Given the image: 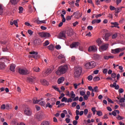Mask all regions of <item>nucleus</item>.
<instances>
[{"mask_svg":"<svg viewBox=\"0 0 125 125\" xmlns=\"http://www.w3.org/2000/svg\"><path fill=\"white\" fill-rule=\"evenodd\" d=\"M68 70V66L67 65H62L59 69L56 72V74L58 76H60L62 74H65Z\"/></svg>","mask_w":125,"mask_h":125,"instance_id":"1","label":"nucleus"},{"mask_svg":"<svg viewBox=\"0 0 125 125\" xmlns=\"http://www.w3.org/2000/svg\"><path fill=\"white\" fill-rule=\"evenodd\" d=\"M82 71H83V69L81 66L76 67L75 68V71L74 73L75 77L76 78H79V77L81 76Z\"/></svg>","mask_w":125,"mask_h":125,"instance_id":"2","label":"nucleus"},{"mask_svg":"<svg viewBox=\"0 0 125 125\" xmlns=\"http://www.w3.org/2000/svg\"><path fill=\"white\" fill-rule=\"evenodd\" d=\"M18 71L20 75H27V74L30 73V72H29V70H27V69H23L21 68H19Z\"/></svg>","mask_w":125,"mask_h":125,"instance_id":"3","label":"nucleus"},{"mask_svg":"<svg viewBox=\"0 0 125 125\" xmlns=\"http://www.w3.org/2000/svg\"><path fill=\"white\" fill-rule=\"evenodd\" d=\"M46 115L42 112H39L37 116V119L40 121H42L43 119H45Z\"/></svg>","mask_w":125,"mask_h":125,"instance_id":"4","label":"nucleus"},{"mask_svg":"<svg viewBox=\"0 0 125 125\" xmlns=\"http://www.w3.org/2000/svg\"><path fill=\"white\" fill-rule=\"evenodd\" d=\"M24 113L26 115V116H32V111H31V109L30 108V107L28 106L25 107Z\"/></svg>","mask_w":125,"mask_h":125,"instance_id":"5","label":"nucleus"},{"mask_svg":"<svg viewBox=\"0 0 125 125\" xmlns=\"http://www.w3.org/2000/svg\"><path fill=\"white\" fill-rule=\"evenodd\" d=\"M39 35L42 38H49L50 34L47 32H40Z\"/></svg>","mask_w":125,"mask_h":125,"instance_id":"6","label":"nucleus"},{"mask_svg":"<svg viewBox=\"0 0 125 125\" xmlns=\"http://www.w3.org/2000/svg\"><path fill=\"white\" fill-rule=\"evenodd\" d=\"M35 80H36L35 76H31L27 78V82L30 83H34Z\"/></svg>","mask_w":125,"mask_h":125,"instance_id":"7","label":"nucleus"},{"mask_svg":"<svg viewBox=\"0 0 125 125\" xmlns=\"http://www.w3.org/2000/svg\"><path fill=\"white\" fill-rule=\"evenodd\" d=\"M125 48H116L115 49H112L111 50L112 53H114V54H116V53H119V52H121L122 51H124L125 50Z\"/></svg>","mask_w":125,"mask_h":125,"instance_id":"8","label":"nucleus"},{"mask_svg":"<svg viewBox=\"0 0 125 125\" xmlns=\"http://www.w3.org/2000/svg\"><path fill=\"white\" fill-rule=\"evenodd\" d=\"M51 72H52V70L51 68H48L47 70H46L45 71H43L42 72L43 75H44V77H45L46 76H48Z\"/></svg>","mask_w":125,"mask_h":125,"instance_id":"9","label":"nucleus"},{"mask_svg":"<svg viewBox=\"0 0 125 125\" xmlns=\"http://www.w3.org/2000/svg\"><path fill=\"white\" fill-rule=\"evenodd\" d=\"M97 50V48H96V46H90L89 47L88 51L89 52H91L92 51L93 52H95Z\"/></svg>","mask_w":125,"mask_h":125,"instance_id":"10","label":"nucleus"},{"mask_svg":"<svg viewBox=\"0 0 125 125\" xmlns=\"http://www.w3.org/2000/svg\"><path fill=\"white\" fill-rule=\"evenodd\" d=\"M59 39H66V34L64 32H61L59 34L58 36Z\"/></svg>","mask_w":125,"mask_h":125,"instance_id":"11","label":"nucleus"},{"mask_svg":"<svg viewBox=\"0 0 125 125\" xmlns=\"http://www.w3.org/2000/svg\"><path fill=\"white\" fill-rule=\"evenodd\" d=\"M80 45V42H74L70 44V47L71 48H74V47H78Z\"/></svg>","mask_w":125,"mask_h":125,"instance_id":"12","label":"nucleus"},{"mask_svg":"<svg viewBox=\"0 0 125 125\" xmlns=\"http://www.w3.org/2000/svg\"><path fill=\"white\" fill-rule=\"evenodd\" d=\"M73 15H74L75 18L76 19H79L80 17H81L82 15H80V12L79 11H77L76 12H74L73 13Z\"/></svg>","mask_w":125,"mask_h":125,"instance_id":"13","label":"nucleus"},{"mask_svg":"<svg viewBox=\"0 0 125 125\" xmlns=\"http://www.w3.org/2000/svg\"><path fill=\"white\" fill-rule=\"evenodd\" d=\"M111 24L113 25L111 26V28H118V29L120 28V26H119V23L117 22H111Z\"/></svg>","mask_w":125,"mask_h":125,"instance_id":"14","label":"nucleus"},{"mask_svg":"<svg viewBox=\"0 0 125 125\" xmlns=\"http://www.w3.org/2000/svg\"><path fill=\"white\" fill-rule=\"evenodd\" d=\"M108 44H104L102 45L101 47L102 50H107V48H108Z\"/></svg>","mask_w":125,"mask_h":125,"instance_id":"15","label":"nucleus"},{"mask_svg":"<svg viewBox=\"0 0 125 125\" xmlns=\"http://www.w3.org/2000/svg\"><path fill=\"white\" fill-rule=\"evenodd\" d=\"M41 83L43 85H45V86H47V85L49 84V83H48L45 80H41Z\"/></svg>","mask_w":125,"mask_h":125,"instance_id":"16","label":"nucleus"},{"mask_svg":"<svg viewBox=\"0 0 125 125\" xmlns=\"http://www.w3.org/2000/svg\"><path fill=\"white\" fill-rule=\"evenodd\" d=\"M19 2V0H10L9 3H11L13 5H15L16 4H17Z\"/></svg>","mask_w":125,"mask_h":125,"instance_id":"17","label":"nucleus"},{"mask_svg":"<svg viewBox=\"0 0 125 125\" xmlns=\"http://www.w3.org/2000/svg\"><path fill=\"white\" fill-rule=\"evenodd\" d=\"M42 99V98L40 100H38L37 98H34L33 99V104H38L40 101H41V100Z\"/></svg>","mask_w":125,"mask_h":125,"instance_id":"18","label":"nucleus"},{"mask_svg":"<svg viewBox=\"0 0 125 125\" xmlns=\"http://www.w3.org/2000/svg\"><path fill=\"white\" fill-rule=\"evenodd\" d=\"M65 80V78L63 77H60L58 80V83L59 84H60V83H62L63 82V81Z\"/></svg>","mask_w":125,"mask_h":125,"instance_id":"19","label":"nucleus"},{"mask_svg":"<svg viewBox=\"0 0 125 125\" xmlns=\"http://www.w3.org/2000/svg\"><path fill=\"white\" fill-rule=\"evenodd\" d=\"M15 64H12L10 65V70L11 71V72H15Z\"/></svg>","mask_w":125,"mask_h":125,"instance_id":"20","label":"nucleus"},{"mask_svg":"<svg viewBox=\"0 0 125 125\" xmlns=\"http://www.w3.org/2000/svg\"><path fill=\"white\" fill-rule=\"evenodd\" d=\"M89 64H90V66L91 67V68H92V69L93 68H94V67H95V66L96 65V63L94 61H92L89 62Z\"/></svg>","mask_w":125,"mask_h":125,"instance_id":"21","label":"nucleus"},{"mask_svg":"<svg viewBox=\"0 0 125 125\" xmlns=\"http://www.w3.org/2000/svg\"><path fill=\"white\" fill-rule=\"evenodd\" d=\"M4 68H5V64H4V62H0V70H3Z\"/></svg>","mask_w":125,"mask_h":125,"instance_id":"22","label":"nucleus"},{"mask_svg":"<svg viewBox=\"0 0 125 125\" xmlns=\"http://www.w3.org/2000/svg\"><path fill=\"white\" fill-rule=\"evenodd\" d=\"M35 22H36V23L38 24H42V23H45V20L40 21V20H39V19H38L35 20Z\"/></svg>","mask_w":125,"mask_h":125,"instance_id":"23","label":"nucleus"},{"mask_svg":"<svg viewBox=\"0 0 125 125\" xmlns=\"http://www.w3.org/2000/svg\"><path fill=\"white\" fill-rule=\"evenodd\" d=\"M100 22H101V20L95 19L92 21V24H96V23H97V24H99Z\"/></svg>","mask_w":125,"mask_h":125,"instance_id":"24","label":"nucleus"},{"mask_svg":"<svg viewBox=\"0 0 125 125\" xmlns=\"http://www.w3.org/2000/svg\"><path fill=\"white\" fill-rule=\"evenodd\" d=\"M116 102L118 104H120V103H124V102H125V99H124V98H121L119 101L116 100Z\"/></svg>","mask_w":125,"mask_h":125,"instance_id":"25","label":"nucleus"},{"mask_svg":"<svg viewBox=\"0 0 125 125\" xmlns=\"http://www.w3.org/2000/svg\"><path fill=\"white\" fill-rule=\"evenodd\" d=\"M109 37H110V34L106 33L104 35V39L105 40V41H107L109 39Z\"/></svg>","mask_w":125,"mask_h":125,"instance_id":"26","label":"nucleus"},{"mask_svg":"<svg viewBox=\"0 0 125 125\" xmlns=\"http://www.w3.org/2000/svg\"><path fill=\"white\" fill-rule=\"evenodd\" d=\"M34 42L36 45H37V44H41V40L40 39L35 40Z\"/></svg>","mask_w":125,"mask_h":125,"instance_id":"27","label":"nucleus"},{"mask_svg":"<svg viewBox=\"0 0 125 125\" xmlns=\"http://www.w3.org/2000/svg\"><path fill=\"white\" fill-rule=\"evenodd\" d=\"M33 70L35 72H37V73L41 72V69L39 67H34Z\"/></svg>","mask_w":125,"mask_h":125,"instance_id":"28","label":"nucleus"},{"mask_svg":"<svg viewBox=\"0 0 125 125\" xmlns=\"http://www.w3.org/2000/svg\"><path fill=\"white\" fill-rule=\"evenodd\" d=\"M3 14V7L2 5L0 4V15H2Z\"/></svg>","mask_w":125,"mask_h":125,"instance_id":"29","label":"nucleus"},{"mask_svg":"<svg viewBox=\"0 0 125 125\" xmlns=\"http://www.w3.org/2000/svg\"><path fill=\"white\" fill-rule=\"evenodd\" d=\"M47 47L49 50H51L52 51L54 49V46H53L52 44H50Z\"/></svg>","mask_w":125,"mask_h":125,"instance_id":"30","label":"nucleus"},{"mask_svg":"<svg viewBox=\"0 0 125 125\" xmlns=\"http://www.w3.org/2000/svg\"><path fill=\"white\" fill-rule=\"evenodd\" d=\"M85 67L86 69H92L91 66H90V65L89 64V62H87L86 64H85Z\"/></svg>","mask_w":125,"mask_h":125,"instance_id":"31","label":"nucleus"},{"mask_svg":"<svg viewBox=\"0 0 125 125\" xmlns=\"http://www.w3.org/2000/svg\"><path fill=\"white\" fill-rule=\"evenodd\" d=\"M97 43H98V45H99V46H100L102 43V41H101V39H100V38H99L97 41Z\"/></svg>","mask_w":125,"mask_h":125,"instance_id":"32","label":"nucleus"},{"mask_svg":"<svg viewBox=\"0 0 125 125\" xmlns=\"http://www.w3.org/2000/svg\"><path fill=\"white\" fill-rule=\"evenodd\" d=\"M122 11V8L119 7L115 8V13H119V12H121Z\"/></svg>","mask_w":125,"mask_h":125,"instance_id":"33","label":"nucleus"},{"mask_svg":"<svg viewBox=\"0 0 125 125\" xmlns=\"http://www.w3.org/2000/svg\"><path fill=\"white\" fill-rule=\"evenodd\" d=\"M70 95H71V98L74 99L75 97H76V94L74 93V91H71L70 92Z\"/></svg>","mask_w":125,"mask_h":125,"instance_id":"34","label":"nucleus"},{"mask_svg":"<svg viewBox=\"0 0 125 125\" xmlns=\"http://www.w3.org/2000/svg\"><path fill=\"white\" fill-rule=\"evenodd\" d=\"M58 59H63V58H65V56H64V55L61 54L58 55Z\"/></svg>","mask_w":125,"mask_h":125,"instance_id":"35","label":"nucleus"},{"mask_svg":"<svg viewBox=\"0 0 125 125\" xmlns=\"http://www.w3.org/2000/svg\"><path fill=\"white\" fill-rule=\"evenodd\" d=\"M97 115L99 117H101V116L103 115V113H102V111H101V110H99L97 111Z\"/></svg>","mask_w":125,"mask_h":125,"instance_id":"36","label":"nucleus"},{"mask_svg":"<svg viewBox=\"0 0 125 125\" xmlns=\"http://www.w3.org/2000/svg\"><path fill=\"white\" fill-rule=\"evenodd\" d=\"M41 125H49V122L48 121H44L42 123Z\"/></svg>","mask_w":125,"mask_h":125,"instance_id":"37","label":"nucleus"},{"mask_svg":"<svg viewBox=\"0 0 125 125\" xmlns=\"http://www.w3.org/2000/svg\"><path fill=\"white\" fill-rule=\"evenodd\" d=\"M29 54H31V55H38V52L36 51H32L29 52Z\"/></svg>","mask_w":125,"mask_h":125,"instance_id":"38","label":"nucleus"},{"mask_svg":"<svg viewBox=\"0 0 125 125\" xmlns=\"http://www.w3.org/2000/svg\"><path fill=\"white\" fill-rule=\"evenodd\" d=\"M46 107H48V108H50V109H51V108H52V105H51V104H50V103H47L46 104Z\"/></svg>","mask_w":125,"mask_h":125,"instance_id":"39","label":"nucleus"},{"mask_svg":"<svg viewBox=\"0 0 125 125\" xmlns=\"http://www.w3.org/2000/svg\"><path fill=\"white\" fill-rule=\"evenodd\" d=\"M43 46H47L49 44V42L48 41H46L44 43H43Z\"/></svg>","mask_w":125,"mask_h":125,"instance_id":"40","label":"nucleus"},{"mask_svg":"<svg viewBox=\"0 0 125 125\" xmlns=\"http://www.w3.org/2000/svg\"><path fill=\"white\" fill-rule=\"evenodd\" d=\"M29 57L31 58H34V59H37V58H38V56L36 55H29Z\"/></svg>","mask_w":125,"mask_h":125,"instance_id":"41","label":"nucleus"},{"mask_svg":"<svg viewBox=\"0 0 125 125\" xmlns=\"http://www.w3.org/2000/svg\"><path fill=\"white\" fill-rule=\"evenodd\" d=\"M68 3L69 4H70V5H71L72 7H74V3H75V1H68Z\"/></svg>","mask_w":125,"mask_h":125,"instance_id":"42","label":"nucleus"},{"mask_svg":"<svg viewBox=\"0 0 125 125\" xmlns=\"http://www.w3.org/2000/svg\"><path fill=\"white\" fill-rule=\"evenodd\" d=\"M94 82H97V81H100V78L98 77H95L93 78Z\"/></svg>","mask_w":125,"mask_h":125,"instance_id":"43","label":"nucleus"},{"mask_svg":"<svg viewBox=\"0 0 125 125\" xmlns=\"http://www.w3.org/2000/svg\"><path fill=\"white\" fill-rule=\"evenodd\" d=\"M94 57L96 59L99 60L100 58H101V56H100V55H95Z\"/></svg>","mask_w":125,"mask_h":125,"instance_id":"44","label":"nucleus"},{"mask_svg":"<svg viewBox=\"0 0 125 125\" xmlns=\"http://www.w3.org/2000/svg\"><path fill=\"white\" fill-rule=\"evenodd\" d=\"M0 61H2V62H7V61H8V60H7V59H5L4 58H2L0 59Z\"/></svg>","mask_w":125,"mask_h":125,"instance_id":"45","label":"nucleus"},{"mask_svg":"<svg viewBox=\"0 0 125 125\" xmlns=\"http://www.w3.org/2000/svg\"><path fill=\"white\" fill-rule=\"evenodd\" d=\"M83 113H84V114L85 115V116H86V115H87V114L88 113V109H87V108L85 109L84 110Z\"/></svg>","mask_w":125,"mask_h":125,"instance_id":"46","label":"nucleus"},{"mask_svg":"<svg viewBox=\"0 0 125 125\" xmlns=\"http://www.w3.org/2000/svg\"><path fill=\"white\" fill-rule=\"evenodd\" d=\"M52 88H54L55 90H56V91H59V88H58L56 86H52Z\"/></svg>","mask_w":125,"mask_h":125,"instance_id":"47","label":"nucleus"},{"mask_svg":"<svg viewBox=\"0 0 125 125\" xmlns=\"http://www.w3.org/2000/svg\"><path fill=\"white\" fill-rule=\"evenodd\" d=\"M72 17H73V16H68L66 17V20L67 21H69L70 20H71V19H72Z\"/></svg>","mask_w":125,"mask_h":125,"instance_id":"48","label":"nucleus"},{"mask_svg":"<svg viewBox=\"0 0 125 125\" xmlns=\"http://www.w3.org/2000/svg\"><path fill=\"white\" fill-rule=\"evenodd\" d=\"M117 85V83L116 82H114L113 84H111L110 85V87H115Z\"/></svg>","mask_w":125,"mask_h":125,"instance_id":"49","label":"nucleus"},{"mask_svg":"<svg viewBox=\"0 0 125 125\" xmlns=\"http://www.w3.org/2000/svg\"><path fill=\"white\" fill-rule=\"evenodd\" d=\"M118 37V34L117 33H115L114 34L112 35V39H116Z\"/></svg>","mask_w":125,"mask_h":125,"instance_id":"50","label":"nucleus"},{"mask_svg":"<svg viewBox=\"0 0 125 125\" xmlns=\"http://www.w3.org/2000/svg\"><path fill=\"white\" fill-rule=\"evenodd\" d=\"M19 13H22V11H23V8L21 6H20L19 8Z\"/></svg>","mask_w":125,"mask_h":125,"instance_id":"51","label":"nucleus"},{"mask_svg":"<svg viewBox=\"0 0 125 125\" xmlns=\"http://www.w3.org/2000/svg\"><path fill=\"white\" fill-rule=\"evenodd\" d=\"M62 102H67V98L65 97H63L61 100Z\"/></svg>","mask_w":125,"mask_h":125,"instance_id":"52","label":"nucleus"},{"mask_svg":"<svg viewBox=\"0 0 125 125\" xmlns=\"http://www.w3.org/2000/svg\"><path fill=\"white\" fill-rule=\"evenodd\" d=\"M88 89H89V90H90V91H92V92H93V91H94V89H92V86H89L88 87Z\"/></svg>","mask_w":125,"mask_h":125,"instance_id":"53","label":"nucleus"},{"mask_svg":"<svg viewBox=\"0 0 125 125\" xmlns=\"http://www.w3.org/2000/svg\"><path fill=\"white\" fill-rule=\"evenodd\" d=\"M14 24L18 28V23L17 22V21H13Z\"/></svg>","mask_w":125,"mask_h":125,"instance_id":"54","label":"nucleus"},{"mask_svg":"<svg viewBox=\"0 0 125 125\" xmlns=\"http://www.w3.org/2000/svg\"><path fill=\"white\" fill-rule=\"evenodd\" d=\"M80 95H81V96H83V95H85V92L83 91H81L80 92Z\"/></svg>","mask_w":125,"mask_h":125,"instance_id":"55","label":"nucleus"},{"mask_svg":"<svg viewBox=\"0 0 125 125\" xmlns=\"http://www.w3.org/2000/svg\"><path fill=\"white\" fill-rule=\"evenodd\" d=\"M65 106V104H60L59 105H58V108H60V107H64Z\"/></svg>","mask_w":125,"mask_h":125,"instance_id":"56","label":"nucleus"},{"mask_svg":"<svg viewBox=\"0 0 125 125\" xmlns=\"http://www.w3.org/2000/svg\"><path fill=\"white\" fill-rule=\"evenodd\" d=\"M40 104L42 105V106H44L45 105V102L42 101L40 103Z\"/></svg>","mask_w":125,"mask_h":125,"instance_id":"57","label":"nucleus"},{"mask_svg":"<svg viewBox=\"0 0 125 125\" xmlns=\"http://www.w3.org/2000/svg\"><path fill=\"white\" fill-rule=\"evenodd\" d=\"M70 121H71V119H70L69 118H67L65 119V122L67 124H69Z\"/></svg>","mask_w":125,"mask_h":125,"instance_id":"58","label":"nucleus"},{"mask_svg":"<svg viewBox=\"0 0 125 125\" xmlns=\"http://www.w3.org/2000/svg\"><path fill=\"white\" fill-rule=\"evenodd\" d=\"M96 4H97V5H99V4H100V0H96Z\"/></svg>","mask_w":125,"mask_h":125,"instance_id":"59","label":"nucleus"},{"mask_svg":"<svg viewBox=\"0 0 125 125\" xmlns=\"http://www.w3.org/2000/svg\"><path fill=\"white\" fill-rule=\"evenodd\" d=\"M109 8H110V10H116V8L113 6H110Z\"/></svg>","mask_w":125,"mask_h":125,"instance_id":"60","label":"nucleus"},{"mask_svg":"<svg viewBox=\"0 0 125 125\" xmlns=\"http://www.w3.org/2000/svg\"><path fill=\"white\" fill-rule=\"evenodd\" d=\"M1 109H2V110H4V109H6V105L5 104H2L1 105Z\"/></svg>","mask_w":125,"mask_h":125,"instance_id":"61","label":"nucleus"},{"mask_svg":"<svg viewBox=\"0 0 125 125\" xmlns=\"http://www.w3.org/2000/svg\"><path fill=\"white\" fill-rule=\"evenodd\" d=\"M116 73H113L111 74V77H112V78H113V79L116 78Z\"/></svg>","mask_w":125,"mask_h":125,"instance_id":"62","label":"nucleus"},{"mask_svg":"<svg viewBox=\"0 0 125 125\" xmlns=\"http://www.w3.org/2000/svg\"><path fill=\"white\" fill-rule=\"evenodd\" d=\"M88 81H92V76L89 75L88 77Z\"/></svg>","mask_w":125,"mask_h":125,"instance_id":"63","label":"nucleus"},{"mask_svg":"<svg viewBox=\"0 0 125 125\" xmlns=\"http://www.w3.org/2000/svg\"><path fill=\"white\" fill-rule=\"evenodd\" d=\"M78 100H79V96H77L76 97L74 98L73 101H78Z\"/></svg>","mask_w":125,"mask_h":125,"instance_id":"64","label":"nucleus"}]
</instances>
